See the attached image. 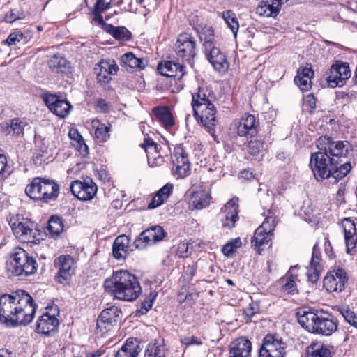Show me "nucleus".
<instances>
[{"label":"nucleus","mask_w":357,"mask_h":357,"mask_svg":"<svg viewBox=\"0 0 357 357\" xmlns=\"http://www.w3.org/2000/svg\"><path fill=\"white\" fill-rule=\"evenodd\" d=\"M318 151L312 153L310 166L315 176L321 178H343L351 172L350 162L337 167L335 158H346L351 151L348 141H335L327 135L319 137L316 141Z\"/></svg>","instance_id":"obj_1"},{"label":"nucleus","mask_w":357,"mask_h":357,"mask_svg":"<svg viewBox=\"0 0 357 357\" xmlns=\"http://www.w3.org/2000/svg\"><path fill=\"white\" fill-rule=\"evenodd\" d=\"M104 288L115 298L129 302L135 301L142 292L137 278L126 270L114 271L105 280Z\"/></svg>","instance_id":"obj_2"},{"label":"nucleus","mask_w":357,"mask_h":357,"mask_svg":"<svg viewBox=\"0 0 357 357\" xmlns=\"http://www.w3.org/2000/svg\"><path fill=\"white\" fill-rule=\"evenodd\" d=\"M211 91L206 86H200L192 95V107L193 115L197 121L207 130L211 135H214L217 124L215 116L216 108L210 99Z\"/></svg>","instance_id":"obj_3"},{"label":"nucleus","mask_w":357,"mask_h":357,"mask_svg":"<svg viewBox=\"0 0 357 357\" xmlns=\"http://www.w3.org/2000/svg\"><path fill=\"white\" fill-rule=\"evenodd\" d=\"M298 323L308 331L330 335L337 329V320L331 314L324 310L308 309L297 312Z\"/></svg>","instance_id":"obj_4"},{"label":"nucleus","mask_w":357,"mask_h":357,"mask_svg":"<svg viewBox=\"0 0 357 357\" xmlns=\"http://www.w3.org/2000/svg\"><path fill=\"white\" fill-rule=\"evenodd\" d=\"M15 305L12 307L13 314L9 315L6 326H26L34 317L36 306L33 298L24 290L16 291Z\"/></svg>","instance_id":"obj_5"},{"label":"nucleus","mask_w":357,"mask_h":357,"mask_svg":"<svg viewBox=\"0 0 357 357\" xmlns=\"http://www.w3.org/2000/svg\"><path fill=\"white\" fill-rule=\"evenodd\" d=\"M38 268L36 260L24 249L15 248L10 253L8 271L13 276H29L35 273Z\"/></svg>","instance_id":"obj_6"},{"label":"nucleus","mask_w":357,"mask_h":357,"mask_svg":"<svg viewBox=\"0 0 357 357\" xmlns=\"http://www.w3.org/2000/svg\"><path fill=\"white\" fill-rule=\"evenodd\" d=\"M279 219L272 210L267 211V215L262 224L255 230L252 243L258 248L260 253L263 250L262 247L271 245L273 237V231L278 223Z\"/></svg>","instance_id":"obj_7"},{"label":"nucleus","mask_w":357,"mask_h":357,"mask_svg":"<svg viewBox=\"0 0 357 357\" xmlns=\"http://www.w3.org/2000/svg\"><path fill=\"white\" fill-rule=\"evenodd\" d=\"M192 147L189 144H178L174 147L172 155L173 174L181 177H187L190 174V159Z\"/></svg>","instance_id":"obj_8"},{"label":"nucleus","mask_w":357,"mask_h":357,"mask_svg":"<svg viewBox=\"0 0 357 357\" xmlns=\"http://www.w3.org/2000/svg\"><path fill=\"white\" fill-rule=\"evenodd\" d=\"M174 51L183 61L188 62L192 66L197 53L195 38L188 33L179 34L174 44Z\"/></svg>","instance_id":"obj_9"},{"label":"nucleus","mask_w":357,"mask_h":357,"mask_svg":"<svg viewBox=\"0 0 357 357\" xmlns=\"http://www.w3.org/2000/svg\"><path fill=\"white\" fill-rule=\"evenodd\" d=\"M286 343L275 335H266L260 347L259 357H286Z\"/></svg>","instance_id":"obj_10"},{"label":"nucleus","mask_w":357,"mask_h":357,"mask_svg":"<svg viewBox=\"0 0 357 357\" xmlns=\"http://www.w3.org/2000/svg\"><path fill=\"white\" fill-rule=\"evenodd\" d=\"M351 75L348 63L336 61L332 65L329 75L326 77L328 85L331 88L341 87L345 84Z\"/></svg>","instance_id":"obj_11"},{"label":"nucleus","mask_w":357,"mask_h":357,"mask_svg":"<svg viewBox=\"0 0 357 357\" xmlns=\"http://www.w3.org/2000/svg\"><path fill=\"white\" fill-rule=\"evenodd\" d=\"M54 264L58 270L55 280L60 284H68L73 273L74 259L68 255H61L54 260Z\"/></svg>","instance_id":"obj_12"},{"label":"nucleus","mask_w":357,"mask_h":357,"mask_svg":"<svg viewBox=\"0 0 357 357\" xmlns=\"http://www.w3.org/2000/svg\"><path fill=\"white\" fill-rule=\"evenodd\" d=\"M12 230L17 238L24 243H33L38 235V231L33 222L27 220L15 222L12 225Z\"/></svg>","instance_id":"obj_13"},{"label":"nucleus","mask_w":357,"mask_h":357,"mask_svg":"<svg viewBox=\"0 0 357 357\" xmlns=\"http://www.w3.org/2000/svg\"><path fill=\"white\" fill-rule=\"evenodd\" d=\"M121 313V312L115 306L102 310L96 321L97 331L102 334L109 331L113 325L118 321Z\"/></svg>","instance_id":"obj_14"},{"label":"nucleus","mask_w":357,"mask_h":357,"mask_svg":"<svg viewBox=\"0 0 357 357\" xmlns=\"http://www.w3.org/2000/svg\"><path fill=\"white\" fill-rule=\"evenodd\" d=\"M70 190L74 196L80 200H90L96 194L97 185L93 180H74L70 185Z\"/></svg>","instance_id":"obj_15"},{"label":"nucleus","mask_w":357,"mask_h":357,"mask_svg":"<svg viewBox=\"0 0 357 357\" xmlns=\"http://www.w3.org/2000/svg\"><path fill=\"white\" fill-rule=\"evenodd\" d=\"M347 280L346 273L342 268L330 271L324 278V287L329 292H340Z\"/></svg>","instance_id":"obj_16"},{"label":"nucleus","mask_w":357,"mask_h":357,"mask_svg":"<svg viewBox=\"0 0 357 357\" xmlns=\"http://www.w3.org/2000/svg\"><path fill=\"white\" fill-rule=\"evenodd\" d=\"M259 126V121L254 115L245 114L240 119L237 134L240 137L252 138L258 134Z\"/></svg>","instance_id":"obj_17"},{"label":"nucleus","mask_w":357,"mask_h":357,"mask_svg":"<svg viewBox=\"0 0 357 357\" xmlns=\"http://www.w3.org/2000/svg\"><path fill=\"white\" fill-rule=\"evenodd\" d=\"M43 99L49 109L61 118L66 117L72 108L69 102L60 99L54 94H47L43 97Z\"/></svg>","instance_id":"obj_18"},{"label":"nucleus","mask_w":357,"mask_h":357,"mask_svg":"<svg viewBox=\"0 0 357 357\" xmlns=\"http://www.w3.org/2000/svg\"><path fill=\"white\" fill-rule=\"evenodd\" d=\"M59 324V320L54 314H50L49 312L44 313L39 317L37 321L36 332L49 335L57 331Z\"/></svg>","instance_id":"obj_19"},{"label":"nucleus","mask_w":357,"mask_h":357,"mask_svg":"<svg viewBox=\"0 0 357 357\" xmlns=\"http://www.w3.org/2000/svg\"><path fill=\"white\" fill-rule=\"evenodd\" d=\"M206 56L215 70L222 72L227 70L229 64L224 54L215 45L204 49Z\"/></svg>","instance_id":"obj_20"},{"label":"nucleus","mask_w":357,"mask_h":357,"mask_svg":"<svg viewBox=\"0 0 357 357\" xmlns=\"http://www.w3.org/2000/svg\"><path fill=\"white\" fill-rule=\"evenodd\" d=\"M206 56L215 70L222 72L227 70L229 64L224 54L215 45L204 49Z\"/></svg>","instance_id":"obj_21"},{"label":"nucleus","mask_w":357,"mask_h":357,"mask_svg":"<svg viewBox=\"0 0 357 357\" xmlns=\"http://www.w3.org/2000/svg\"><path fill=\"white\" fill-rule=\"evenodd\" d=\"M252 343L245 337L234 340L229 345V357H251Z\"/></svg>","instance_id":"obj_22"},{"label":"nucleus","mask_w":357,"mask_h":357,"mask_svg":"<svg viewBox=\"0 0 357 357\" xmlns=\"http://www.w3.org/2000/svg\"><path fill=\"white\" fill-rule=\"evenodd\" d=\"M99 82L108 83L119 68L114 61H101L94 68Z\"/></svg>","instance_id":"obj_23"},{"label":"nucleus","mask_w":357,"mask_h":357,"mask_svg":"<svg viewBox=\"0 0 357 357\" xmlns=\"http://www.w3.org/2000/svg\"><path fill=\"white\" fill-rule=\"evenodd\" d=\"M130 237L123 234L117 236L112 245V255L117 260H125L128 255L130 249Z\"/></svg>","instance_id":"obj_24"},{"label":"nucleus","mask_w":357,"mask_h":357,"mask_svg":"<svg viewBox=\"0 0 357 357\" xmlns=\"http://www.w3.org/2000/svg\"><path fill=\"white\" fill-rule=\"evenodd\" d=\"M238 198L231 199L225 206L222 218V226L231 229L238 220Z\"/></svg>","instance_id":"obj_25"},{"label":"nucleus","mask_w":357,"mask_h":357,"mask_svg":"<svg viewBox=\"0 0 357 357\" xmlns=\"http://www.w3.org/2000/svg\"><path fill=\"white\" fill-rule=\"evenodd\" d=\"M184 68L183 65L174 61H167L158 65V70L161 75L167 77H176L179 80L185 74Z\"/></svg>","instance_id":"obj_26"},{"label":"nucleus","mask_w":357,"mask_h":357,"mask_svg":"<svg viewBox=\"0 0 357 357\" xmlns=\"http://www.w3.org/2000/svg\"><path fill=\"white\" fill-rule=\"evenodd\" d=\"M16 291L11 294H4L0 296V322L8 323L9 315L13 314L12 307L15 305Z\"/></svg>","instance_id":"obj_27"},{"label":"nucleus","mask_w":357,"mask_h":357,"mask_svg":"<svg viewBox=\"0 0 357 357\" xmlns=\"http://www.w3.org/2000/svg\"><path fill=\"white\" fill-rule=\"evenodd\" d=\"M317 248V245L315 244L313 247L310 267L307 272L308 281L312 283H315L319 280L320 273L322 271V266L320 264L321 255Z\"/></svg>","instance_id":"obj_28"},{"label":"nucleus","mask_w":357,"mask_h":357,"mask_svg":"<svg viewBox=\"0 0 357 357\" xmlns=\"http://www.w3.org/2000/svg\"><path fill=\"white\" fill-rule=\"evenodd\" d=\"M335 351L333 347L321 342L312 343L306 348V357H333Z\"/></svg>","instance_id":"obj_29"},{"label":"nucleus","mask_w":357,"mask_h":357,"mask_svg":"<svg viewBox=\"0 0 357 357\" xmlns=\"http://www.w3.org/2000/svg\"><path fill=\"white\" fill-rule=\"evenodd\" d=\"M298 266H291L288 272L282 277L278 282L281 286V289L287 294H297V280L298 275L294 273V269L297 268Z\"/></svg>","instance_id":"obj_30"},{"label":"nucleus","mask_w":357,"mask_h":357,"mask_svg":"<svg viewBox=\"0 0 357 357\" xmlns=\"http://www.w3.org/2000/svg\"><path fill=\"white\" fill-rule=\"evenodd\" d=\"M121 66L126 70L132 71L137 69H144L148 65V61L144 58H137L132 52H127L121 56Z\"/></svg>","instance_id":"obj_31"},{"label":"nucleus","mask_w":357,"mask_h":357,"mask_svg":"<svg viewBox=\"0 0 357 357\" xmlns=\"http://www.w3.org/2000/svg\"><path fill=\"white\" fill-rule=\"evenodd\" d=\"M152 113L166 129H170L174 125L172 114L167 107H155L152 109Z\"/></svg>","instance_id":"obj_32"},{"label":"nucleus","mask_w":357,"mask_h":357,"mask_svg":"<svg viewBox=\"0 0 357 357\" xmlns=\"http://www.w3.org/2000/svg\"><path fill=\"white\" fill-rule=\"evenodd\" d=\"M140 350V346L137 340L129 338L116 352L115 357H137Z\"/></svg>","instance_id":"obj_33"},{"label":"nucleus","mask_w":357,"mask_h":357,"mask_svg":"<svg viewBox=\"0 0 357 357\" xmlns=\"http://www.w3.org/2000/svg\"><path fill=\"white\" fill-rule=\"evenodd\" d=\"M284 3L280 0H273L271 3L266 1L257 7L256 13L261 16L275 17Z\"/></svg>","instance_id":"obj_34"},{"label":"nucleus","mask_w":357,"mask_h":357,"mask_svg":"<svg viewBox=\"0 0 357 357\" xmlns=\"http://www.w3.org/2000/svg\"><path fill=\"white\" fill-rule=\"evenodd\" d=\"M174 185L168 183L160 188L152 198L151 202L148 205L149 209H153L162 204L171 195Z\"/></svg>","instance_id":"obj_35"},{"label":"nucleus","mask_w":357,"mask_h":357,"mask_svg":"<svg viewBox=\"0 0 357 357\" xmlns=\"http://www.w3.org/2000/svg\"><path fill=\"white\" fill-rule=\"evenodd\" d=\"M48 66L52 72L56 73H67L70 70V63L60 54L52 56Z\"/></svg>","instance_id":"obj_36"},{"label":"nucleus","mask_w":357,"mask_h":357,"mask_svg":"<svg viewBox=\"0 0 357 357\" xmlns=\"http://www.w3.org/2000/svg\"><path fill=\"white\" fill-rule=\"evenodd\" d=\"M211 200V195L205 190L193 192L191 196V205L195 209H202L207 207Z\"/></svg>","instance_id":"obj_37"},{"label":"nucleus","mask_w":357,"mask_h":357,"mask_svg":"<svg viewBox=\"0 0 357 357\" xmlns=\"http://www.w3.org/2000/svg\"><path fill=\"white\" fill-rule=\"evenodd\" d=\"M167 349L163 341H153L148 344L144 357H166Z\"/></svg>","instance_id":"obj_38"},{"label":"nucleus","mask_w":357,"mask_h":357,"mask_svg":"<svg viewBox=\"0 0 357 357\" xmlns=\"http://www.w3.org/2000/svg\"><path fill=\"white\" fill-rule=\"evenodd\" d=\"M43 200H54L59 192V186L53 180H41Z\"/></svg>","instance_id":"obj_39"},{"label":"nucleus","mask_w":357,"mask_h":357,"mask_svg":"<svg viewBox=\"0 0 357 357\" xmlns=\"http://www.w3.org/2000/svg\"><path fill=\"white\" fill-rule=\"evenodd\" d=\"M105 30L116 40L126 41L131 38L130 32L124 26L115 27L112 24H105Z\"/></svg>","instance_id":"obj_40"},{"label":"nucleus","mask_w":357,"mask_h":357,"mask_svg":"<svg viewBox=\"0 0 357 357\" xmlns=\"http://www.w3.org/2000/svg\"><path fill=\"white\" fill-rule=\"evenodd\" d=\"M266 151V146L264 141L260 139L250 140L248 144V152L252 155L255 160L259 158L264 155Z\"/></svg>","instance_id":"obj_41"},{"label":"nucleus","mask_w":357,"mask_h":357,"mask_svg":"<svg viewBox=\"0 0 357 357\" xmlns=\"http://www.w3.org/2000/svg\"><path fill=\"white\" fill-rule=\"evenodd\" d=\"M63 227L62 219L58 215H52L48 221L47 229L50 236L56 238L63 231Z\"/></svg>","instance_id":"obj_42"},{"label":"nucleus","mask_w":357,"mask_h":357,"mask_svg":"<svg viewBox=\"0 0 357 357\" xmlns=\"http://www.w3.org/2000/svg\"><path fill=\"white\" fill-rule=\"evenodd\" d=\"M199 38L203 43L204 49L215 45L214 31L211 26L204 27L199 33Z\"/></svg>","instance_id":"obj_43"},{"label":"nucleus","mask_w":357,"mask_h":357,"mask_svg":"<svg viewBox=\"0 0 357 357\" xmlns=\"http://www.w3.org/2000/svg\"><path fill=\"white\" fill-rule=\"evenodd\" d=\"M146 153L148 163L151 166H159L164 162V158L158 155V145L151 144L144 149Z\"/></svg>","instance_id":"obj_44"},{"label":"nucleus","mask_w":357,"mask_h":357,"mask_svg":"<svg viewBox=\"0 0 357 357\" xmlns=\"http://www.w3.org/2000/svg\"><path fill=\"white\" fill-rule=\"evenodd\" d=\"M25 192L31 199L43 200L41 180H38V182L33 180L32 183L26 186Z\"/></svg>","instance_id":"obj_45"},{"label":"nucleus","mask_w":357,"mask_h":357,"mask_svg":"<svg viewBox=\"0 0 357 357\" xmlns=\"http://www.w3.org/2000/svg\"><path fill=\"white\" fill-rule=\"evenodd\" d=\"M222 17L235 36H236L239 29V24L236 14L230 10L222 12Z\"/></svg>","instance_id":"obj_46"},{"label":"nucleus","mask_w":357,"mask_h":357,"mask_svg":"<svg viewBox=\"0 0 357 357\" xmlns=\"http://www.w3.org/2000/svg\"><path fill=\"white\" fill-rule=\"evenodd\" d=\"M337 311L349 324L357 329V315L348 305L337 307Z\"/></svg>","instance_id":"obj_47"},{"label":"nucleus","mask_w":357,"mask_h":357,"mask_svg":"<svg viewBox=\"0 0 357 357\" xmlns=\"http://www.w3.org/2000/svg\"><path fill=\"white\" fill-rule=\"evenodd\" d=\"M134 246L136 249H144L149 245L154 244L152 242L150 235L147 230H144L136 238L134 243Z\"/></svg>","instance_id":"obj_48"},{"label":"nucleus","mask_w":357,"mask_h":357,"mask_svg":"<svg viewBox=\"0 0 357 357\" xmlns=\"http://www.w3.org/2000/svg\"><path fill=\"white\" fill-rule=\"evenodd\" d=\"M153 243L162 241L166 236L167 233L160 225H155L146 229Z\"/></svg>","instance_id":"obj_49"},{"label":"nucleus","mask_w":357,"mask_h":357,"mask_svg":"<svg viewBox=\"0 0 357 357\" xmlns=\"http://www.w3.org/2000/svg\"><path fill=\"white\" fill-rule=\"evenodd\" d=\"M70 139L77 141L78 143V149L83 155L89 153V149L87 145L84 143V139L82 135L77 132V130H71L68 133Z\"/></svg>","instance_id":"obj_50"},{"label":"nucleus","mask_w":357,"mask_h":357,"mask_svg":"<svg viewBox=\"0 0 357 357\" xmlns=\"http://www.w3.org/2000/svg\"><path fill=\"white\" fill-rule=\"evenodd\" d=\"M27 123L21 121L20 119L15 118L11 120L10 122V130L13 132V135L16 136H21L24 134V128Z\"/></svg>","instance_id":"obj_51"},{"label":"nucleus","mask_w":357,"mask_h":357,"mask_svg":"<svg viewBox=\"0 0 357 357\" xmlns=\"http://www.w3.org/2000/svg\"><path fill=\"white\" fill-rule=\"evenodd\" d=\"M259 311V306L257 302H252L243 310V316L246 321H250L252 317Z\"/></svg>","instance_id":"obj_52"},{"label":"nucleus","mask_w":357,"mask_h":357,"mask_svg":"<svg viewBox=\"0 0 357 357\" xmlns=\"http://www.w3.org/2000/svg\"><path fill=\"white\" fill-rule=\"evenodd\" d=\"M241 245V241L240 238H238L225 244L222 247V251L225 255L229 257L231 256L235 252L236 249L239 248Z\"/></svg>","instance_id":"obj_53"},{"label":"nucleus","mask_w":357,"mask_h":357,"mask_svg":"<svg viewBox=\"0 0 357 357\" xmlns=\"http://www.w3.org/2000/svg\"><path fill=\"white\" fill-rule=\"evenodd\" d=\"M341 225L343 228L344 235H351L356 233L355 223L350 218H343L341 222Z\"/></svg>","instance_id":"obj_54"},{"label":"nucleus","mask_w":357,"mask_h":357,"mask_svg":"<svg viewBox=\"0 0 357 357\" xmlns=\"http://www.w3.org/2000/svg\"><path fill=\"white\" fill-rule=\"evenodd\" d=\"M25 15L24 12L20 10H10L5 14L4 20L7 23H13L17 20L24 19Z\"/></svg>","instance_id":"obj_55"},{"label":"nucleus","mask_w":357,"mask_h":357,"mask_svg":"<svg viewBox=\"0 0 357 357\" xmlns=\"http://www.w3.org/2000/svg\"><path fill=\"white\" fill-rule=\"evenodd\" d=\"M110 127L105 124H100L95 130L96 137L101 142H105L109 137Z\"/></svg>","instance_id":"obj_56"},{"label":"nucleus","mask_w":357,"mask_h":357,"mask_svg":"<svg viewBox=\"0 0 357 357\" xmlns=\"http://www.w3.org/2000/svg\"><path fill=\"white\" fill-rule=\"evenodd\" d=\"M294 82L303 91H308L312 86L311 80L307 79V78L305 79L303 77H300V76H296L294 78Z\"/></svg>","instance_id":"obj_57"},{"label":"nucleus","mask_w":357,"mask_h":357,"mask_svg":"<svg viewBox=\"0 0 357 357\" xmlns=\"http://www.w3.org/2000/svg\"><path fill=\"white\" fill-rule=\"evenodd\" d=\"M345 244L347 247V252L350 253L351 251L356 248L357 243V234L351 235H344Z\"/></svg>","instance_id":"obj_58"},{"label":"nucleus","mask_w":357,"mask_h":357,"mask_svg":"<svg viewBox=\"0 0 357 357\" xmlns=\"http://www.w3.org/2000/svg\"><path fill=\"white\" fill-rule=\"evenodd\" d=\"M10 172V167L7 165L6 157L3 154H0V176L7 177Z\"/></svg>","instance_id":"obj_59"},{"label":"nucleus","mask_w":357,"mask_h":357,"mask_svg":"<svg viewBox=\"0 0 357 357\" xmlns=\"http://www.w3.org/2000/svg\"><path fill=\"white\" fill-rule=\"evenodd\" d=\"M156 297V294H151L149 298H145L141 303V311L142 313L147 312L153 305V300Z\"/></svg>","instance_id":"obj_60"},{"label":"nucleus","mask_w":357,"mask_h":357,"mask_svg":"<svg viewBox=\"0 0 357 357\" xmlns=\"http://www.w3.org/2000/svg\"><path fill=\"white\" fill-rule=\"evenodd\" d=\"M23 38V33L20 31H15L9 34L7 39L3 41V43H7L9 45H15L16 43L20 42Z\"/></svg>","instance_id":"obj_61"},{"label":"nucleus","mask_w":357,"mask_h":357,"mask_svg":"<svg viewBox=\"0 0 357 357\" xmlns=\"http://www.w3.org/2000/svg\"><path fill=\"white\" fill-rule=\"evenodd\" d=\"M181 343L187 347L191 345L199 346L202 344V340L196 336H188L181 339Z\"/></svg>","instance_id":"obj_62"},{"label":"nucleus","mask_w":357,"mask_h":357,"mask_svg":"<svg viewBox=\"0 0 357 357\" xmlns=\"http://www.w3.org/2000/svg\"><path fill=\"white\" fill-rule=\"evenodd\" d=\"M188 249V243L181 242L178 245L176 255L181 258L187 257L190 255Z\"/></svg>","instance_id":"obj_63"},{"label":"nucleus","mask_w":357,"mask_h":357,"mask_svg":"<svg viewBox=\"0 0 357 357\" xmlns=\"http://www.w3.org/2000/svg\"><path fill=\"white\" fill-rule=\"evenodd\" d=\"M110 3H105V0H97L95 8L93 10V15H96V13H102L109 8Z\"/></svg>","instance_id":"obj_64"}]
</instances>
